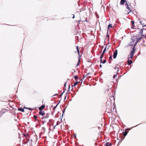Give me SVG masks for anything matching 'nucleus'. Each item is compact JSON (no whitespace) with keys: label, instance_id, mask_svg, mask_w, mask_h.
<instances>
[{"label":"nucleus","instance_id":"f257e3e1","mask_svg":"<svg viewBox=\"0 0 146 146\" xmlns=\"http://www.w3.org/2000/svg\"><path fill=\"white\" fill-rule=\"evenodd\" d=\"M117 54V50H116L113 54V58L115 59L116 58Z\"/></svg>","mask_w":146,"mask_h":146},{"label":"nucleus","instance_id":"f03ea898","mask_svg":"<svg viewBox=\"0 0 146 146\" xmlns=\"http://www.w3.org/2000/svg\"><path fill=\"white\" fill-rule=\"evenodd\" d=\"M110 27H111V28L112 27V25L111 24H110L108 25V32H107V36L108 37H109V35H108V29H109V28Z\"/></svg>","mask_w":146,"mask_h":146},{"label":"nucleus","instance_id":"7ed1b4c3","mask_svg":"<svg viewBox=\"0 0 146 146\" xmlns=\"http://www.w3.org/2000/svg\"><path fill=\"white\" fill-rule=\"evenodd\" d=\"M125 1H126L125 0H121L120 4L121 5H123L124 4L125 2Z\"/></svg>","mask_w":146,"mask_h":146},{"label":"nucleus","instance_id":"20e7f679","mask_svg":"<svg viewBox=\"0 0 146 146\" xmlns=\"http://www.w3.org/2000/svg\"><path fill=\"white\" fill-rule=\"evenodd\" d=\"M106 146H111L112 144L111 143L107 142L105 144Z\"/></svg>","mask_w":146,"mask_h":146},{"label":"nucleus","instance_id":"39448f33","mask_svg":"<svg viewBox=\"0 0 146 146\" xmlns=\"http://www.w3.org/2000/svg\"><path fill=\"white\" fill-rule=\"evenodd\" d=\"M132 63V61L131 60H128L127 63L128 65H130Z\"/></svg>","mask_w":146,"mask_h":146},{"label":"nucleus","instance_id":"423d86ee","mask_svg":"<svg viewBox=\"0 0 146 146\" xmlns=\"http://www.w3.org/2000/svg\"><path fill=\"white\" fill-rule=\"evenodd\" d=\"M45 107V106L44 105H42L39 108V110H42L44 109Z\"/></svg>","mask_w":146,"mask_h":146},{"label":"nucleus","instance_id":"0eeeda50","mask_svg":"<svg viewBox=\"0 0 146 146\" xmlns=\"http://www.w3.org/2000/svg\"><path fill=\"white\" fill-rule=\"evenodd\" d=\"M39 113L40 115H44L45 114V113L44 111H40L39 112Z\"/></svg>","mask_w":146,"mask_h":146},{"label":"nucleus","instance_id":"6e6552de","mask_svg":"<svg viewBox=\"0 0 146 146\" xmlns=\"http://www.w3.org/2000/svg\"><path fill=\"white\" fill-rule=\"evenodd\" d=\"M135 48L134 46L133 47V49L132 50H131L130 52V53L132 54H133L134 53L135 51Z\"/></svg>","mask_w":146,"mask_h":146},{"label":"nucleus","instance_id":"1a4fd4ad","mask_svg":"<svg viewBox=\"0 0 146 146\" xmlns=\"http://www.w3.org/2000/svg\"><path fill=\"white\" fill-rule=\"evenodd\" d=\"M18 110L19 111H21L22 112H23L24 111V110L22 108H19L18 109Z\"/></svg>","mask_w":146,"mask_h":146},{"label":"nucleus","instance_id":"9d476101","mask_svg":"<svg viewBox=\"0 0 146 146\" xmlns=\"http://www.w3.org/2000/svg\"><path fill=\"white\" fill-rule=\"evenodd\" d=\"M104 55V54H103V53H102V54H101V55L100 56V59H101V60H100L101 62H102V58H103V57Z\"/></svg>","mask_w":146,"mask_h":146},{"label":"nucleus","instance_id":"9b49d317","mask_svg":"<svg viewBox=\"0 0 146 146\" xmlns=\"http://www.w3.org/2000/svg\"><path fill=\"white\" fill-rule=\"evenodd\" d=\"M143 29H141V31L139 32V34L142 35L143 36H144V35H143Z\"/></svg>","mask_w":146,"mask_h":146},{"label":"nucleus","instance_id":"f8f14e48","mask_svg":"<svg viewBox=\"0 0 146 146\" xmlns=\"http://www.w3.org/2000/svg\"><path fill=\"white\" fill-rule=\"evenodd\" d=\"M133 55V54L130 53V56L129 57L128 59H129V58L132 59V58Z\"/></svg>","mask_w":146,"mask_h":146},{"label":"nucleus","instance_id":"ddd939ff","mask_svg":"<svg viewBox=\"0 0 146 146\" xmlns=\"http://www.w3.org/2000/svg\"><path fill=\"white\" fill-rule=\"evenodd\" d=\"M10 110H11L13 109L14 111H15L16 109H13V108L10 105Z\"/></svg>","mask_w":146,"mask_h":146},{"label":"nucleus","instance_id":"4468645a","mask_svg":"<svg viewBox=\"0 0 146 146\" xmlns=\"http://www.w3.org/2000/svg\"><path fill=\"white\" fill-rule=\"evenodd\" d=\"M106 48H107V46H106V47L104 49L103 51V52H102V53L103 54H104L105 52H106Z\"/></svg>","mask_w":146,"mask_h":146},{"label":"nucleus","instance_id":"2eb2a0df","mask_svg":"<svg viewBox=\"0 0 146 146\" xmlns=\"http://www.w3.org/2000/svg\"><path fill=\"white\" fill-rule=\"evenodd\" d=\"M123 133V135L124 136H125L127 135V132L126 131H125Z\"/></svg>","mask_w":146,"mask_h":146},{"label":"nucleus","instance_id":"dca6fc26","mask_svg":"<svg viewBox=\"0 0 146 146\" xmlns=\"http://www.w3.org/2000/svg\"><path fill=\"white\" fill-rule=\"evenodd\" d=\"M78 82H77V81H76L75 83H74V85L73 86H76L77 84H78Z\"/></svg>","mask_w":146,"mask_h":146},{"label":"nucleus","instance_id":"f3484780","mask_svg":"<svg viewBox=\"0 0 146 146\" xmlns=\"http://www.w3.org/2000/svg\"><path fill=\"white\" fill-rule=\"evenodd\" d=\"M48 115H46V116H44V117H42V119H44L45 118H48Z\"/></svg>","mask_w":146,"mask_h":146},{"label":"nucleus","instance_id":"a211bd4d","mask_svg":"<svg viewBox=\"0 0 146 146\" xmlns=\"http://www.w3.org/2000/svg\"><path fill=\"white\" fill-rule=\"evenodd\" d=\"M126 7L127 9L130 10V11L128 13H129L131 11V10L130 9L129 7H128V5Z\"/></svg>","mask_w":146,"mask_h":146},{"label":"nucleus","instance_id":"6ab92c4d","mask_svg":"<svg viewBox=\"0 0 146 146\" xmlns=\"http://www.w3.org/2000/svg\"><path fill=\"white\" fill-rule=\"evenodd\" d=\"M76 48L77 49V51H78V54H79V49H78V46H77L76 47Z\"/></svg>","mask_w":146,"mask_h":146},{"label":"nucleus","instance_id":"aec40b11","mask_svg":"<svg viewBox=\"0 0 146 146\" xmlns=\"http://www.w3.org/2000/svg\"><path fill=\"white\" fill-rule=\"evenodd\" d=\"M117 76V74H115L114 76H113V78H115L116 76Z\"/></svg>","mask_w":146,"mask_h":146},{"label":"nucleus","instance_id":"412c9836","mask_svg":"<svg viewBox=\"0 0 146 146\" xmlns=\"http://www.w3.org/2000/svg\"><path fill=\"white\" fill-rule=\"evenodd\" d=\"M106 62V60H103V62H102V63L103 64H104Z\"/></svg>","mask_w":146,"mask_h":146},{"label":"nucleus","instance_id":"4be33fe9","mask_svg":"<svg viewBox=\"0 0 146 146\" xmlns=\"http://www.w3.org/2000/svg\"><path fill=\"white\" fill-rule=\"evenodd\" d=\"M109 60H112V56H110L109 58Z\"/></svg>","mask_w":146,"mask_h":146},{"label":"nucleus","instance_id":"5701e85b","mask_svg":"<svg viewBox=\"0 0 146 146\" xmlns=\"http://www.w3.org/2000/svg\"><path fill=\"white\" fill-rule=\"evenodd\" d=\"M119 70V67H117V72H116L117 74Z\"/></svg>","mask_w":146,"mask_h":146},{"label":"nucleus","instance_id":"b1692460","mask_svg":"<svg viewBox=\"0 0 146 146\" xmlns=\"http://www.w3.org/2000/svg\"><path fill=\"white\" fill-rule=\"evenodd\" d=\"M58 104H57L55 106V107H54V108H53V110H55V109H56V107H57V105H58Z\"/></svg>","mask_w":146,"mask_h":146},{"label":"nucleus","instance_id":"393cba45","mask_svg":"<svg viewBox=\"0 0 146 146\" xmlns=\"http://www.w3.org/2000/svg\"><path fill=\"white\" fill-rule=\"evenodd\" d=\"M74 78L75 79H77L78 78V76H76L74 77Z\"/></svg>","mask_w":146,"mask_h":146},{"label":"nucleus","instance_id":"a878e982","mask_svg":"<svg viewBox=\"0 0 146 146\" xmlns=\"http://www.w3.org/2000/svg\"><path fill=\"white\" fill-rule=\"evenodd\" d=\"M131 23L133 25L134 24V21H131Z\"/></svg>","mask_w":146,"mask_h":146},{"label":"nucleus","instance_id":"bb28decb","mask_svg":"<svg viewBox=\"0 0 146 146\" xmlns=\"http://www.w3.org/2000/svg\"><path fill=\"white\" fill-rule=\"evenodd\" d=\"M80 60H79V61H78V63L77 64V66H78V65H79V64H80Z\"/></svg>","mask_w":146,"mask_h":146},{"label":"nucleus","instance_id":"cd10ccee","mask_svg":"<svg viewBox=\"0 0 146 146\" xmlns=\"http://www.w3.org/2000/svg\"><path fill=\"white\" fill-rule=\"evenodd\" d=\"M118 65H117L114 68V69H116L117 68V66Z\"/></svg>","mask_w":146,"mask_h":146},{"label":"nucleus","instance_id":"c85d7f7f","mask_svg":"<svg viewBox=\"0 0 146 146\" xmlns=\"http://www.w3.org/2000/svg\"><path fill=\"white\" fill-rule=\"evenodd\" d=\"M24 108H25V109H29V110H31V108H25V107H24Z\"/></svg>","mask_w":146,"mask_h":146},{"label":"nucleus","instance_id":"c756f323","mask_svg":"<svg viewBox=\"0 0 146 146\" xmlns=\"http://www.w3.org/2000/svg\"><path fill=\"white\" fill-rule=\"evenodd\" d=\"M29 135L28 133L27 134H26V135H25V137H29Z\"/></svg>","mask_w":146,"mask_h":146},{"label":"nucleus","instance_id":"7c9ffc66","mask_svg":"<svg viewBox=\"0 0 146 146\" xmlns=\"http://www.w3.org/2000/svg\"><path fill=\"white\" fill-rule=\"evenodd\" d=\"M126 4H125V5L126 6L128 5V4L126 1H125Z\"/></svg>","mask_w":146,"mask_h":146},{"label":"nucleus","instance_id":"2f4dec72","mask_svg":"<svg viewBox=\"0 0 146 146\" xmlns=\"http://www.w3.org/2000/svg\"><path fill=\"white\" fill-rule=\"evenodd\" d=\"M109 63H110V64L111 63V60H109Z\"/></svg>","mask_w":146,"mask_h":146},{"label":"nucleus","instance_id":"473e14b6","mask_svg":"<svg viewBox=\"0 0 146 146\" xmlns=\"http://www.w3.org/2000/svg\"><path fill=\"white\" fill-rule=\"evenodd\" d=\"M110 103H108V105H109L110 106L111 104V102L110 101Z\"/></svg>","mask_w":146,"mask_h":146},{"label":"nucleus","instance_id":"72a5a7b5","mask_svg":"<svg viewBox=\"0 0 146 146\" xmlns=\"http://www.w3.org/2000/svg\"><path fill=\"white\" fill-rule=\"evenodd\" d=\"M35 119H36L37 118V117L36 115H34V116Z\"/></svg>","mask_w":146,"mask_h":146},{"label":"nucleus","instance_id":"f704fd0d","mask_svg":"<svg viewBox=\"0 0 146 146\" xmlns=\"http://www.w3.org/2000/svg\"><path fill=\"white\" fill-rule=\"evenodd\" d=\"M142 25V26L143 27H145V25H144V23Z\"/></svg>","mask_w":146,"mask_h":146},{"label":"nucleus","instance_id":"c9c22d12","mask_svg":"<svg viewBox=\"0 0 146 146\" xmlns=\"http://www.w3.org/2000/svg\"><path fill=\"white\" fill-rule=\"evenodd\" d=\"M74 137L75 138L76 137V134H75L74 135Z\"/></svg>","mask_w":146,"mask_h":146},{"label":"nucleus","instance_id":"e433bc0d","mask_svg":"<svg viewBox=\"0 0 146 146\" xmlns=\"http://www.w3.org/2000/svg\"><path fill=\"white\" fill-rule=\"evenodd\" d=\"M141 38H137V40H140V39H141Z\"/></svg>","mask_w":146,"mask_h":146},{"label":"nucleus","instance_id":"4c0bfd02","mask_svg":"<svg viewBox=\"0 0 146 146\" xmlns=\"http://www.w3.org/2000/svg\"><path fill=\"white\" fill-rule=\"evenodd\" d=\"M100 67L101 68H102V65L101 64L100 65Z\"/></svg>","mask_w":146,"mask_h":146},{"label":"nucleus","instance_id":"58836bf2","mask_svg":"<svg viewBox=\"0 0 146 146\" xmlns=\"http://www.w3.org/2000/svg\"><path fill=\"white\" fill-rule=\"evenodd\" d=\"M74 15V16L72 17V18L74 19V18L75 16H74V15Z\"/></svg>","mask_w":146,"mask_h":146},{"label":"nucleus","instance_id":"ea45409f","mask_svg":"<svg viewBox=\"0 0 146 146\" xmlns=\"http://www.w3.org/2000/svg\"><path fill=\"white\" fill-rule=\"evenodd\" d=\"M64 86L65 87L66 86V83H65L64 84Z\"/></svg>","mask_w":146,"mask_h":146},{"label":"nucleus","instance_id":"a19ab883","mask_svg":"<svg viewBox=\"0 0 146 146\" xmlns=\"http://www.w3.org/2000/svg\"><path fill=\"white\" fill-rule=\"evenodd\" d=\"M137 42L135 43V45H134V47L135 46V45L136 44H137Z\"/></svg>","mask_w":146,"mask_h":146},{"label":"nucleus","instance_id":"79ce46f5","mask_svg":"<svg viewBox=\"0 0 146 146\" xmlns=\"http://www.w3.org/2000/svg\"><path fill=\"white\" fill-rule=\"evenodd\" d=\"M86 76H84V77H83V78H85Z\"/></svg>","mask_w":146,"mask_h":146},{"label":"nucleus","instance_id":"37998d69","mask_svg":"<svg viewBox=\"0 0 146 146\" xmlns=\"http://www.w3.org/2000/svg\"><path fill=\"white\" fill-rule=\"evenodd\" d=\"M145 35L146 36L145 37V36H144V37H145V38L146 39V34Z\"/></svg>","mask_w":146,"mask_h":146},{"label":"nucleus","instance_id":"c03bdc74","mask_svg":"<svg viewBox=\"0 0 146 146\" xmlns=\"http://www.w3.org/2000/svg\"><path fill=\"white\" fill-rule=\"evenodd\" d=\"M140 23H141H141H142V22H141V21H140Z\"/></svg>","mask_w":146,"mask_h":146},{"label":"nucleus","instance_id":"a18cd8bd","mask_svg":"<svg viewBox=\"0 0 146 146\" xmlns=\"http://www.w3.org/2000/svg\"><path fill=\"white\" fill-rule=\"evenodd\" d=\"M66 96L65 97V98H64V99H65V100L66 99Z\"/></svg>","mask_w":146,"mask_h":146},{"label":"nucleus","instance_id":"49530a36","mask_svg":"<svg viewBox=\"0 0 146 146\" xmlns=\"http://www.w3.org/2000/svg\"><path fill=\"white\" fill-rule=\"evenodd\" d=\"M111 98H113V96H112V97H111Z\"/></svg>","mask_w":146,"mask_h":146},{"label":"nucleus","instance_id":"de8ad7c7","mask_svg":"<svg viewBox=\"0 0 146 146\" xmlns=\"http://www.w3.org/2000/svg\"><path fill=\"white\" fill-rule=\"evenodd\" d=\"M70 88V85H69V89Z\"/></svg>","mask_w":146,"mask_h":146},{"label":"nucleus","instance_id":"09e8293b","mask_svg":"<svg viewBox=\"0 0 146 146\" xmlns=\"http://www.w3.org/2000/svg\"><path fill=\"white\" fill-rule=\"evenodd\" d=\"M63 93H64V92H63L62 93V94H61V95H62V94H63Z\"/></svg>","mask_w":146,"mask_h":146},{"label":"nucleus","instance_id":"8fccbe9b","mask_svg":"<svg viewBox=\"0 0 146 146\" xmlns=\"http://www.w3.org/2000/svg\"><path fill=\"white\" fill-rule=\"evenodd\" d=\"M88 74H87V75H88Z\"/></svg>","mask_w":146,"mask_h":146}]
</instances>
